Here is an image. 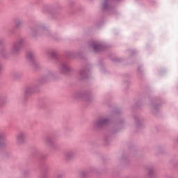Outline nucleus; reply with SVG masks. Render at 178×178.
Masks as SVG:
<instances>
[{"mask_svg":"<svg viewBox=\"0 0 178 178\" xmlns=\"http://www.w3.org/2000/svg\"><path fill=\"white\" fill-rule=\"evenodd\" d=\"M22 47H23V42L19 41L15 42L11 49L12 54H17L19 51H20Z\"/></svg>","mask_w":178,"mask_h":178,"instance_id":"f257e3e1","label":"nucleus"},{"mask_svg":"<svg viewBox=\"0 0 178 178\" xmlns=\"http://www.w3.org/2000/svg\"><path fill=\"white\" fill-rule=\"evenodd\" d=\"M25 138H26V136L24 135V134H19L17 136V143H23V141H24Z\"/></svg>","mask_w":178,"mask_h":178,"instance_id":"f03ea898","label":"nucleus"},{"mask_svg":"<svg viewBox=\"0 0 178 178\" xmlns=\"http://www.w3.org/2000/svg\"><path fill=\"white\" fill-rule=\"evenodd\" d=\"M106 120L105 119H102V120H100L98 122H97V124L101 125V124H104V123H106Z\"/></svg>","mask_w":178,"mask_h":178,"instance_id":"7ed1b4c3","label":"nucleus"},{"mask_svg":"<svg viewBox=\"0 0 178 178\" xmlns=\"http://www.w3.org/2000/svg\"><path fill=\"white\" fill-rule=\"evenodd\" d=\"M94 49H95V51H97V47L96 46L94 47Z\"/></svg>","mask_w":178,"mask_h":178,"instance_id":"20e7f679","label":"nucleus"}]
</instances>
